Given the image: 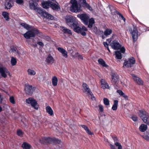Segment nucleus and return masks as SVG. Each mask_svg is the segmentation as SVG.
Segmentation results:
<instances>
[{"label":"nucleus","instance_id":"5fc2aeb1","mask_svg":"<svg viewBox=\"0 0 149 149\" xmlns=\"http://www.w3.org/2000/svg\"><path fill=\"white\" fill-rule=\"evenodd\" d=\"M132 120L134 121H136L137 120V117L136 116H133L131 117Z\"/></svg>","mask_w":149,"mask_h":149},{"label":"nucleus","instance_id":"ddd939ff","mask_svg":"<svg viewBox=\"0 0 149 149\" xmlns=\"http://www.w3.org/2000/svg\"><path fill=\"white\" fill-rule=\"evenodd\" d=\"M81 2V5L84 8H86L90 10H92V8L88 4L86 0H79Z\"/></svg>","mask_w":149,"mask_h":149},{"label":"nucleus","instance_id":"49530a36","mask_svg":"<svg viewBox=\"0 0 149 149\" xmlns=\"http://www.w3.org/2000/svg\"><path fill=\"white\" fill-rule=\"evenodd\" d=\"M111 12L112 14L113 15H116V14H117L118 15L117 12H119L118 11H117L115 9H113V10H111Z\"/></svg>","mask_w":149,"mask_h":149},{"label":"nucleus","instance_id":"a19ab883","mask_svg":"<svg viewBox=\"0 0 149 149\" xmlns=\"http://www.w3.org/2000/svg\"><path fill=\"white\" fill-rule=\"evenodd\" d=\"M61 142V141L55 138L53 139L52 143L55 144H59Z\"/></svg>","mask_w":149,"mask_h":149},{"label":"nucleus","instance_id":"e433bc0d","mask_svg":"<svg viewBox=\"0 0 149 149\" xmlns=\"http://www.w3.org/2000/svg\"><path fill=\"white\" fill-rule=\"evenodd\" d=\"M98 63L103 67H106L107 65L106 64L105 61L102 59L100 58L98 60Z\"/></svg>","mask_w":149,"mask_h":149},{"label":"nucleus","instance_id":"4d7b16f0","mask_svg":"<svg viewBox=\"0 0 149 149\" xmlns=\"http://www.w3.org/2000/svg\"><path fill=\"white\" fill-rule=\"evenodd\" d=\"M68 51H69L71 53H72L73 52V51L72 49V48L70 47H68Z\"/></svg>","mask_w":149,"mask_h":149},{"label":"nucleus","instance_id":"864d4df0","mask_svg":"<svg viewBox=\"0 0 149 149\" xmlns=\"http://www.w3.org/2000/svg\"><path fill=\"white\" fill-rule=\"evenodd\" d=\"M99 107L100 111L101 112H103V106L102 105H100L99 106Z\"/></svg>","mask_w":149,"mask_h":149},{"label":"nucleus","instance_id":"aec40b11","mask_svg":"<svg viewBox=\"0 0 149 149\" xmlns=\"http://www.w3.org/2000/svg\"><path fill=\"white\" fill-rule=\"evenodd\" d=\"M58 50L62 54L63 56L65 58H66L68 57L67 52L65 49L59 47L58 48Z\"/></svg>","mask_w":149,"mask_h":149},{"label":"nucleus","instance_id":"58836bf2","mask_svg":"<svg viewBox=\"0 0 149 149\" xmlns=\"http://www.w3.org/2000/svg\"><path fill=\"white\" fill-rule=\"evenodd\" d=\"M27 72L28 74L30 75H34L36 74V72L34 70L30 69L28 70Z\"/></svg>","mask_w":149,"mask_h":149},{"label":"nucleus","instance_id":"a211bd4d","mask_svg":"<svg viewBox=\"0 0 149 149\" xmlns=\"http://www.w3.org/2000/svg\"><path fill=\"white\" fill-rule=\"evenodd\" d=\"M60 29L65 34L72 35V32L69 29H67L65 27L61 26L60 27Z\"/></svg>","mask_w":149,"mask_h":149},{"label":"nucleus","instance_id":"052dcab7","mask_svg":"<svg viewBox=\"0 0 149 149\" xmlns=\"http://www.w3.org/2000/svg\"><path fill=\"white\" fill-rule=\"evenodd\" d=\"M103 45L105 47H107L108 46V44L107 42H104Z\"/></svg>","mask_w":149,"mask_h":149},{"label":"nucleus","instance_id":"6ab92c4d","mask_svg":"<svg viewBox=\"0 0 149 149\" xmlns=\"http://www.w3.org/2000/svg\"><path fill=\"white\" fill-rule=\"evenodd\" d=\"M101 83L102 85V88L103 89H105L106 88L109 89L110 88L108 84L103 79H102L101 80Z\"/></svg>","mask_w":149,"mask_h":149},{"label":"nucleus","instance_id":"a18cd8bd","mask_svg":"<svg viewBox=\"0 0 149 149\" xmlns=\"http://www.w3.org/2000/svg\"><path fill=\"white\" fill-rule=\"evenodd\" d=\"M17 135L20 136H22L23 134L22 131L20 130H17Z\"/></svg>","mask_w":149,"mask_h":149},{"label":"nucleus","instance_id":"f3484780","mask_svg":"<svg viewBox=\"0 0 149 149\" xmlns=\"http://www.w3.org/2000/svg\"><path fill=\"white\" fill-rule=\"evenodd\" d=\"M26 93L28 94H31L33 93L32 87L31 86H27L25 88Z\"/></svg>","mask_w":149,"mask_h":149},{"label":"nucleus","instance_id":"b1692460","mask_svg":"<svg viewBox=\"0 0 149 149\" xmlns=\"http://www.w3.org/2000/svg\"><path fill=\"white\" fill-rule=\"evenodd\" d=\"M86 131V132L88 134L91 135L93 134L91 131L89 129L87 126L84 125H80Z\"/></svg>","mask_w":149,"mask_h":149},{"label":"nucleus","instance_id":"774afa93","mask_svg":"<svg viewBox=\"0 0 149 149\" xmlns=\"http://www.w3.org/2000/svg\"><path fill=\"white\" fill-rule=\"evenodd\" d=\"M145 123L149 125V122H146Z\"/></svg>","mask_w":149,"mask_h":149},{"label":"nucleus","instance_id":"4be33fe9","mask_svg":"<svg viewBox=\"0 0 149 149\" xmlns=\"http://www.w3.org/2000/svg\"><path fill=\"white\" fill-rule=\"evenodd\" d=\"M140 136L145 140L149 141V130L147 131L144 135Z\"/></svg>","mask_w":149,"mask_h":149},{"label":"nucleus","instance_id":"c03bdc74","mask_svg":"<svg viewBox=\"0 0 149 149\" xmlns=\"http://www.w3.org/2000/svg\"><path fill=\"white\" fill-rule=\"evenodd\" d=\"M115 145L118 147V149H122V147L120 143L118 142H116L114 143Z\"/></svg>","mask_w":149,"mask_h":149},{"label":"nucleus","instance_id":"f8f14e48","mask_svg":"<svg viewBox=\"0 0 149 149\" xmlns=\"http://www.w3.org/2000/svg\"><path fill=\"white\" fill-rule=\"evenodd\" d=\"M53 141V138L50 137H44L42 140H40L41 143L43 144L52 143Z\"/></svg>","mask_w":149,"mask_h":149},{"label":"nucleus","instance_id":"4c0bfd02","mask_svg":"<svg viewBox=\"0 0 149 149\" xmlns=\"http://www.w3.org/2000/svg\"><path fill=\"white\" fill-rule=\"evenodd\" d=\"M2 15L6 20L8 21L9 20L8 14L7 12H3L2 13Z\"/></svg>","mask_w":149,"mask_h":149},{"label":"nucleus","instance_id":"bb28decb","mask_svg":"<svg viewBox=\"0 0 149 149\" xmlns=\"http://www.w3.org/2000/svg\"><path fill=\"white\" fill-rule=\"evenodd\" d=\"M29 7L31 9L36 10L37 9V7L35 6L34 3V1L33 0H30L29 1Z\"/></svg>","mask_w":149,"mask_h":149},{"label":"nucleus","instance_id":"4468645a","mask_svg":"<svg viewBox=\"0 0 149 149\" xmlns=\"http://www.w3.org/2000/svg\"><path fill=\"white\" fill-rule=\"evenodd\" d=\"M50 6L53 10L56 11L59 10L60 9V5L58 3L56 4L50 2Z\"/></svg>","mask_w":149,"mask_h":149},{"label":"nucleus","instance_id":"9b49d317","mask_svg":"<svg viewBox=\"0 0 149 149\" xmlns=\"http://www.w3.org/2000/svg\"><path fill=\"white\" fill-rule=\"evenodd\" d=\"M138 33L137 29L135 27L133 28L132 31L131 30L132 37L134 41H136L138 38Z\"/></svg>","mask_w":149,"mask_h":149},{"label":"nucleus","instance_id":"0eeeda50","mask_svg":"<svg viewBox=\"0 0 149 149\" xmlns=\"http://www.w3.org/2000/svg\"><path fill=\"white\" fill-rule=\"evenodd\" d=\"M135 62L134 58L132 57L128 59L127 61H125L123 64V65L127 68L131 67L133 66Z\"/></svg>","mask_w":149,"mask_h":149},{"label":"nucleus","instance_id":"1a4fd4ad","mask_svg":"<svg viewBox=\"0 0 149 149\" xmlns=\"http://www.w3.org/2000/svg\"><path fill=\"white\" fill-rule=\"evenodd\" d=\"M125 49L124 47H121L120 51H118L115 52L116 57L117 58L120 59L122 58V55L121 52L124 53L125 52Z\"/></svg>","mask_w":149,"mask_h":149},{"label":"nucleus","instance_id":"a878e982","mask_svg":"<svg viewBox=\"0 0 149 149\" xmlns=\"http://www.w3.org/2000/svg\"><path fill=\"white\" fill-rule=\"evenodd\" d=\"M147 128V125L143 124H141L139 127L140 131L142 132H145Z\"/></svg>","mask_w":149,"mask_h":149},{"label":"nucleus","instance_id":"9d476101","mask_svg":"<svg viewBox=\"0 0 149 149\" xmlns=\"http://www.w3.org/2000/svg\"><path fill=\"white\" fill-rule=\"evenodd\" d=\"M0 73L4 78L7 77V74H9V72L7 69L4 67H0Z\"/></svg>","mask_w":149,"mask_h":149},{"label":"nucleus","instance_id":"c756f323","mask_svg":"<svg viewBox=\"0 0 149 149\" xmlns=\"http://www.w3.org/2000/svg\"><path fill=\"white\" fill-rule=\"evenodd\" d=\"M112 32L111 29H107L104 32V34L105 36H107L110 35Z\"/></svg>","mask_w":149,"mask_h":149},{"label":"nucleus","instance_id":"79ce46f5","mask_svg":"<svg viewBox=\"0 0 149 149\" xmlns=\"http://www.w3.org/2000/svg\"><path fill=\"white\" fill-rule=\"evenodd\" d=\"M118 81L117 77H115L113 75H112V81L114 83H116Z\"/></svg>","mask_w":149,"mask_h":149},{"label":"nucleus","instance_id":"69168bd1","mask_svg":"<svg viewBox=\"0 0 149 149\" xmlns=\"http://www.w3.org/2000/svg\"><path fill=\"white\" fill-rule=\"evenodd\" d=\"M107 50H108L109 52H110V50H109V47H108L107 46Z\"/></svg>","mask_w":149,"mask_h":149},{"label":"nucleus","instance_id":"7c9ffc66","mask_svg":"<svg viewBox=\"0 0 149 149\" xmlns=\"http://www.w3.org/2000/svg\"><path fill=\"white\" fill-rule=\"evenodd\" d=\"M22 147L23 149H29L31 148V146L26 142H24L22 145Z\"/></svg>","mask_w":149,"mask_h":149},{"label":"nucleus","instance_id":"393cba45","mask_svg":"<svg viewBox=\"0 0 149 149\" xmlns=\"http://www.w3.org/2000/svg\"><path fill=\"white\" fill-rule=\"evenodd\" d=\"M36 10H37V12L38 13H39L41 16L44 17L45 15L44 14L46 13V12L45 11L42 10L40 8H37Z\"/></svg>","mask_w":149,"mask_h":149},{"label":"nucleus","instance_id":"338daca9","mask_svg":"<svg viewBox=\"0 0 149 149\" xmlns=\"http://www.w3.org/2000/svg\"><path fill=\"white\" fill-rule=\"evenodd\" d=\"M2 111V107L0 106V112Z\"/></svg>","mask_w":149,"mask_h":149},{"label":"nucleus","instance_id":"c9c22d12","mask_svg":"<svg viewBox=\"0 0 149 149\" xmlns=\"http://www.w3.org/2000/svg\"><path fill=\"white\" fill-rule=\"evenodd\" d=\"M44 14L45 15L44 16V17H46L47 19L51 20H52L54 19L53 16L52 15L48 14L47 12L46 13H44Z\"/></svg>","mask_w":149,"mask_h":149},{"label":"nucleus","instance_id":"e2e57ef3","mask_svg":"<svg viewBox=\"0 0 149 149\" xmlns=\"http://www.w3.org/2000/svg\"><path fill=\"white\" fill-rule=\"evenodd\" d=\"M78 56L79 59L82 60L83 59V58L82 56L79 55Z\"/></svg>","mask_w":149,"mask_h":149},{"label":"nucleus","instance_id":"09e8293b","mask_svg":"<svg viewBox=\"0 0 149 149\" xmlns=\"http://www.w3.org/2000/svg\"><path fill=\"white\" fill-rule=\"evenodd\" d=\"M117 13H118V15H119V16L120 17L122 18V19L125 22V19L123 15L119 12H117Z\"/></svg>","mask_w":149,"mask_h":149},{"label":"nucleus","instance_id":"cd10ccee","mask_svg":"<svg viewBox=\"0 0 149 149\" xmlns=\"http://www.w3.org/2000/svg\"><path fill=\"white\" fill-rule=\"evenodd\" d=\"M95 23V21L93 18H91L88 20V27L89 28H91L93 24Z\"/></svg>","mask_w":149,"mask_h":149},{"label":"nucleus","instance_id":"8fccbe9b","mask_svg":"<svg viewBox=\"0 0 149 149\" xmlns=\"http://www.w3.org/2000/svg\"><path fill=\"white\" fill-rule=\"evenodd\" d=\"M117 92L119 93V95L120 96H122L124 93L122 92V91L120 90H118L117 91Z\"/></svg>","mask_w":149,"mask_h":149},{"label":"nucleus","instance_id":"603ef678","mask_svg":"<svg viewBox=\"0 0 149 149\" xmlns=\"http://www.w3.org/2000/svg\"><path fill=\"white\" fill-rule=\"evenodd\" d=\"M95 28L96 29V31H95V33L97 34H99L101 32H102V33H103V31H100V30H97V28L95 27Z\"/></svg>","mask_w":149,"mask_h":149},{"label":"nucleus","instance_id":"f03ea898","mask_svg":"<svg viewBox=\"0 0 149 149\" xmlns=\"http://www.w3.org/2000/svg\"><path fill=\"white\" fill-rule=\"evenodd\" d=\"M20 25L27 30L31 29L30 30L23 34L24 37L26 39H30L31 37H34L36 35L38 34L39 33V31L37 29H35L33 27L25 23H21Z\"/></svg>","mask_w":149,"mask_h":149},{"label":"nucleus","instance_id":"de8ad7c7","mask_svg":"<svg viewBox=\"0 0 149 149\" xmlns=\"http://www.w3.org/2000/svg\"><path fill=\"white\" fill-rule=\"evenodd\" d=\"M9 100L11 103H12L13 104H14L15 103L14 99L13 97L11 96L10 97Z\"/></svg>","mask_w":149,"mask_h":149},{"label":"nucleus","instance_id":"412c9836","mask_svg":"<svg viewBox=\"0 0 149 149\" xmlns=\"http://www.w3.org/2000/svg\"><path fill=\"white\" fill-rule=\"evenodd\" d=\"M132 76L134 80L136 81L137 84L141 85L143 84V82L140 78L134 75V74H132Z\"/></svg>","mask_w":149,"mask_h":149},{"label":"nucleus","instance_id":"3c124183","mask_svg":"<svg viewBox=\"0 0 149 149\" xmlns=\"http://www.w3.org/2000/svg\"><path fill=\"white\" fill-rule=\"evenodd\" d=\"M16 2L19 4H22L23 3V0H16Z\"/></svg>","mask_w":149,"mask_h":149},{"label":"nucleus","instance_id":"bf43d9fd","mask_svg":"<svg viewBox=\"0 0 149 149\" xmlns=\"http://www.w3.org/2000/svg\"><path fill=\"white\" fill-rule=\"evenodd\" d=\"M110 146L111 149H116L115 148V146L111 144H110Z\"/></svg>","mask_w":149,"mask_h":149},{"label":"nucleus","instance_id":"5701e85b","mask_svg":"<svg viewBox=\"0 0 149 149\" xmlns=\"http://www.w3.org/2000/svg\"><path fill=\"white\" fill-rule=\"evenodd\" d=\"M46 62L48 63H54V59L52 56L50 54H49L46 58Z\"/></svg>","mask_w":149,"mask_h":149},{"label":"nucleus","instance_id":"6e6552de","mask_svg":"<svg viewBox=\"0 0 149 149\" xmlns=\"http://www.w3.org/2000/svg\"><path fill=\"white\" fill-rule=\"evenodd\" d=\"M110 45L114 49L118 50L120 49L121 46L117 41L114 40L110 44Z\"/></svg>","mask_w":149,"mask_h":149},{"label":"nucleus","instance_id":"7ed1b4c3","mask_svg":"<svg viewBox=\"0 0 149 149\" xmlns=\"http://www.w3.org/2000/svg\"><path fill=\"white\" fill-rule=\"evenodd\" d=\"M72 5L70 7V10L73 12L77 13L81 10L80 7H79L77 1L76 0H71Z\"/></svg>","mask_w":149,"mask_h":149},{"label":"nucleus","instance_id":"c85d7f7f","mask_svg":"<svg viewBox=\"0 0 149 149\" xmlns=\"http://www.w3.org/2000/svg\"><path fill=\"white\" fill-rule=\"evenodd\" d=\"M46 110L47 112L50 116H52L53 115V111L50 106H47L46 107Z\"/></svg>","mask_w":149,"mask_h":149},{"label":"nucleus","instance_id":"2f4dec72","mask_svg":"<svg viewBox=\"0 0 149 149\" xmlns=\"http://www.w3.org/2000/svg\"><path fill=\"white\" fill-rule=\"evenodd\" d=\"M11 52L17 54L18 55L20 54L19 52L17 49V48L14 46H12L11 47Z\"/></svg>","mask_w":149,"mask_h":149},{"label":"nucleus","instance_id":"37998d69","mask_svg":"<svg viewBox=\"0 0 149 149\" xmlns=\"http://www.w3.org/2000/svg\"><path fill=\"white\" fill-rule=\"evenodd\" d=\"M103 101L104 104L106 105H109V101L108 99L106 98H104L103 99Z\"/></svg>","mask_w":149,"mask_h":149},{"label":"nucleus","instance_id":"72a5a7b5","mask_svg":"<svg viewBox=\"0 0 149 149\" xmlns=\"http://www.w3.org/2000/svg\"><path fill=\"white\" fill-rule=\"evenodd\" d=\"M118 101L117 100H114V103L112 107V109L113 110H116L117 109L118 105Z\"/></svg>","mask_w":149,"mask_h":149},{"label":"nucleus","instance_id":"0e129e2a","mask_svg":"<svg viewBox=\"0 0 149 149\" xmlns=\"http://www.w3.org/2000/svg\"><path fill=\"white\" fill-rule=\"evenodd\" d=\"M32 45L34 47H37V45L36 44H33Z\"/></svg>","mask_w":149,"mask_h":149},{"label":"nucleus","instance_id":"13d9d810","mask_svg":"<svg viewBox=\"0 0 149 149\" xmlns=\"http://www.w3.org/2000/svg\"><path fill=\"white\" fill-rule=\"evenodd\" d=\"M122 96H123L125 99L127 100L128 99V96L126 95L124 93Z\"/></svg>","mask_w":149,"mask_h":149},{"label":"nucleus","instance_id":"423d86ee","mask_svg":"<svg viewBox=\"0 0 149 149\" xmlns=\"http://www.w3.org/2000/svg\"><path fill=\"white\" fill-rule=\"evenodd\" d=\"M26 102L28 104H30L31 106L35 109H38V107L36 101L32 98L30 97L26 99Z\"/></svg>","mask_w":149,"mask_h":149},{"label":"nucleus","instance_id":"6e6d98bb","mask_svg":"<svg viewBox=\"0 0 149 149\" xmlns=\"http://www.w3.org/2000/svg\"><path fill=\"white\" fill-rule=\"evenodd\" d=\"M37 44L42 47H43L44 45V44L41 42H38Z\"/></svg>","mask_w":149,"mask_h":149},{"label":"nucleus","instance_id":"680f3d73","mask_svg":"<svg viewBox=\"0 0 149 149\" xmlns=\"http://www.w3.org/2000/svg\"><path fill=\"white\" fill-rule=\"evenodd\" d=\"M112 138L114 141H116L117 140V138L116 136H113Z\"/></svg>","mask_w":149,"mask_h":149},{"label":"nucleus","instance_id":"dca6fc26","mask_svg":"<svg viewBox=\"0 0 149 149\" xmlns=\"http://www.w3.org/2000/svg\"><path fill=\"white\" fill-rule=\"evenodd\" d=\"M85 91L92 96L93 95L92 93L91 92L90 89L89 88L88 86L86 83H83L82 85Z\"/></svg>","mask_w":149,"mask_h":149},{"label":"nucleus","instance_id":"20e7f679","mask_svg":"<svg viewBox=\"0 0 149 149\" xmlns=\"http://www.w3.org/2000/svg\"><path fill=\"white\" fill-rule=\"evenodd\" d=\"M77 17L80 19L85 25H88L89 18L87 14L86 13L78 14Z\"/></svg>","mask_w":149,"mask_h":149},{"label":"nucleus","instance_id":"2eb2a0df","mask_svg":"<svg viewBox=\"0 0 149 149\" xmlns=\"http://www.w3.org/2000/svg\"><path fill=\"white\" fill-rule=\"evenodd\" d=\"M13 2V0H5V8L10 9L12 6L11 3Z\"/></svg>","mask_w":149,"mask_h":149},{"label":"nucleus","instance_id":"f704fd0d","mask_svg":"<svg viewBox=\"0 0 149 149\" xmlns=\"http://www.w3.org/2000/svg\"><path fill=\"white\" fill-rule=\"evenodd\" d=\"M42 7L45 9H47L49 8L50 6V2H43L42 3Z\"/></svg>","mask_w":149,"mask_h":149},{"label":"nucleus","instance_id":"ea45409f","mask_svg":"<svg viewBox=\"0 0 149 149\" xmlns=\"http://www.w3.org/2000/svg\"><path fill=\"white\" fill-rule=\"evenodd\" d=\"M16 63L17 61L16 59L13 57H11V65L12 66L15 65L16 64Z\"/></svg>","mask_w":149,"mask_h":149},{"label":"nucleus","instance_id":"473e14b6","mask_svg":"<svg viewBox=\"0 0 149 149\" xmlns=\"http://www.w3.org/2000/svg\"><path fill=\"white\" fill-rule=\"evenodd\" d=\"M52 85L54 86H56L57 85L58 79L56 77L54 76L53 77L52 79Z\"/></svg>","mask_w":149,"mask_h":149},{"label":"nucleus","instance_id":"f257e3e1","mask_svg":"<svg viewBox=\"0 0 149 149\" xmlns=\"http://www.w3.org/2000/svg\"><path fill=\"white\" fill-rule=\"evenodd\" d=\"M66 23L70 27L73 29L74 31L78 33H80L82 36H85L86 35L85 31L87 29L84 26L81 28L77 22L72 16H68L65 18Z\"/></svg>","mask_w":149,"mask_h":149},{"label":"nucleus","instance_id":"39448f33","mask_svg":"<svg viewBox=\"0 0 149 149\" xmlns=\"http://www.w3.org/2000/svg\"><path fill=\"white\" fill-rule=\"evenodd\" d=\"M139 116L143 121H149V115L145 111H139Z\"/></svg>","mask_w":149,"mask_h":149}]
</instances>
